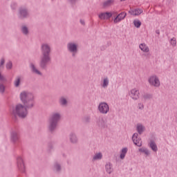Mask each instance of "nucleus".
<instances>
[{
  "label": "nucleus",
  "instance_id": "obj_36",
  "mask_svg": "<svg viewBox=\"0 0 177 177\" xmlns=\"http://www.w3.org/2000/svg\"><path fill=\"white\" fill-rule=\"evenodd\" d=\"M170 44L172 45V46H176V39H175V37L171 39Z\"/></svg>",
  "mask_w": 177,
  "mask_h": 177
},
{
  "label": "nucleus",
  "instance_id": "obj_44",
  "mask_svg": "<svg viewBox=\"0 0 177 177\" xmlns=\"http://www.w3.org/2000/svg\"><path fill=\"white\" fill-rule=\"evenodd\" d=\"M156 33L158 34V35H160V30H156Z\"/></svg>",
  "mask_w": 177,
  "mask_h": 177
},
{
  "label": "nucleus",
  "instance_id": "obj_26",
  "mask_svg": "<svg viewBox=\"0 0 177 177\" xmlns=\"http://www.w3.org/2000/svg\"><path fill=\"white\" fill-rule=\"evenodd\" d=\"M149 147L153 150V151H157L158 150V148L157 147V145L156 142L153 140H151L149 142Z\"/></svg>",
  "mask_w": 177,
  "mask_h": 177
},
{
  "label": "nucleus",
  "instance_id": "obj_5",
  "mask_svg": "<svg viewBox=\"0 0 177 177\" xmlns=\"http://www.w3.org/2000/svg\"><path fill=\"white\" fill-rule=\"evenodd\" d=\"M66 49L71 54L72 57H75L78 53V43L69 41L66 44Z\"/></svg>",
  "mask_w": 177,
  "mask_h": 177
},
{
  "label": "nucleus",
  "instance_id": "obj_6",
  "mask_svg": "<svg viewBox=\"0 0 177 177\" xmlns=\"http://www.w3.org/2000/svg\"><path fill=\"white\" fill-rule=\"evenodd\" d=\"M10 140L13 145L17 146L20 140V133H19V128L14 127L11 129L10 131Z\"/></svg>",
  "mask_w": 177,
  "mask_h": 177
},
{
  "label": "nucleus",
  "instance_id": "obj_22",
  "mask_svg": "<svg viewBox=\"0 0 177 177\" xmlns=\"http://www.w3.org/2000/svg\"><path fill=\"white\" fill-rule=\"evenodd\" d=\"M145 129H146V128L145 127V126H143V124L138 123L136 126V130L137 132H138L139 135H142V133H143V132H145Z\"/></svg>",
  "mask_w": 177,
  "mask_h": 177
},
{
  "label": "nucleus",
  "instance_id": "obj_24",
  "mask_svg": "<svg viewBox=\"0 0 177 177\" xmlns=\"http://www.w3.org/2000/svg\"><path fill=\"white\" fill-rule=\"evenodd\" d=\"M139 48L142 52H145L146 53H147V52L149 50V46H147V45H146L145 43L140 44L139 45Z\"/></svg>",
  "mask_w": 177,
  "mask_h": 177
},
{
  "label": "nucleus",
  "instance_id": "obj_30",
  "mask_svg": "<svg viewBox=\"0 0 177 177\" xmlns=\"http://www.w3.org/2000/svg\"><path fill=\"white\" fill-rule=\"evenodd\" d=\"M139 151L141 153H143V154H146V156H149L150 154V151H149V149H147L145 147H142L139 149Z\"/></svg>",
  "mask_w": 177,
  "mask_h": 177
},
{
  "label": "nucleus",
  "instance_id": "obj_33",
  "mask_svg": "<svg viewBox=\"0 0 177 177\" xmlns=\"http://www.w3.org/2000/svg\"><path fill=\"white\" fill-rule=\"evenodd\" d=\"M12 10H16L17 9V3L12 1L10 5Z\"/></svg>",
  "mask_w": 177,
  "mask_h": 177
},
{
  "label": "nucleus",
  "instance_id": "obj_17",
  "mask_svg": "<svg viewBox=\"0 0 177 177\" xmlns=\"http://www.w3.org/2000/svg\"><path fill=\"white\" fill-rule=\"evenodd\" d=\"M111 16H113V14H111V12H101L98 15V17L99 19H100V20H107L109 19H110V17H111Z\"/></svg>",
  "mask_w": 177,
  "mask_h": 177
},
{
  "label": "nucleus",
  "instance_id": "obj_43",
  "mask_svg": "<svg viewBox=\"0 0 177 177\" xmlns=\"http://www.w3.org/2000/svg\"><path fill=\"white\" fill-rule=\"evenodd\" d=\"M55 169H56V171H60V166L59 165H57L55 166Z\"/></svg>",
  "mask_w": 177,
  "mask_h": 177
},
{
  "label": "nucleus",
  "instance_id": "obj_1",
  "mask_svg": "<svg viewBox=\"0 0 177 177\" xmlns=\"http://www.w3.org/2000/svg\"><path fill=\"white\" fill-rule=\"evenodd\" d=\"M52 44L50 43H42L40 46V51L41 55L40 57V62H39V67L45 70L47 68L48 64L52 62V57L50 55L52 54Z\"/></svg>",
  "mask_w": 177,
  "mask_h": 177
},
{
  "label": "nucleus",
  "instance_id": "obj_40",
  "mask_svg": "<svg viewBox=\"0 0 177 177\" xmlns=\"http://www.w3.org/2000/svg\"><path fill=\"white\" fill-rule=\"evenodd\" d=\"M71 5H75L77 3V1L78 0H67Z\"/></svg>",
  "mask_w": 177,
  "mask_h": 177
},
{
  "label": "nucleus",
  "instance_id": "obj_27",
  "mask_svg": "<svg viewBox=\"0 0 177 177\" xmlns=\"http://www.w3.org/2000/svg\"><path fill=\"white\" fill-rule=\"evenodd\" d=\"M109 77H104L101 84V86H102V88H106L109 86Z\"/></svg>",
  "mask_w": 177,
  "mask_h": 177
},
{
  "label": "nucleus",
  "instance_id": "obj_10",
  "mask_svg": "<svg viewBox=\"0 0 177 177\" xmlns=\"http://www.w3.org/2000/svg\"><path fill=\"white\" fill-rule=\"evenodd\" d=\"M97 126L101 129H104V128H107V122L104 120V118L100 117L97 118L96 121Z\"/></svg>",
  "mask_w": 177,
  "mask_h": 177
},
{
  "label": "nucleus",
  "instance_id": "obj_15",
  "mask_svg": "<svg viewBox=\"0 0 177 177\" xmlns=\"http://www.w3.org/2000/svg\"><path fill=\"white\" fill-rule=\"evenodd\" d=\"M139 90L138 88H133L130 91V96L133 100H138L139 99Z\"/></svg>",
  "mask_w": 177,
  "mask_h": 177
},
{
  "label": "nucleus",
  "instance_id": "obj_3",
  "mask_svg": "<svg viewBox=\"0 0 177 177\" xmlns=\"http://www.w3.org/2000/svg\"><path fill=\"white\" fill-rule=\"evenodd\" d=\"M19 99L25 104L26 107H32L33 109L35 106V97L34 93L29 91H22L19 94Z\"/></svg>",
  "mask_w": 177,
  "mask_h": 177
},
{
  "label": "nucleus",
  "instance_id": "obj_7",
  "mask_svg": "<svg viewBox=\"0 0 177 177\" xmlns=\"http://www.w3.org/2000/svg\"><path fill=\"white\" fill-rule=\"evenodd\" d=\"M17 16L20 20L28 19L30 17V10L26 6H21L18 9Z\"/></svg>",
  "mask_w": 177,
  "mask_h": 177
},
{
  "label": "nucleus",
  "instance_id": "obj_25",
  "mask_svg": "<svg viewBox=\"0 0 177 177\" xmlns=\"http://www.w3.org/2000/svg\"><path fill=\"white\" fill-rule=\"evenodd\" d=\"M55 150V144L53 142H49L48 145V148H47V153L48 154H50L52 151Z\"/></svg>",
  "mask_w": 177,
  "mask_h": 177
},
{
  "label": "nucleus",
  "instance_id": "obj_12",
  "mask_svg": "<svg viewBox=\"0 0 177 177\" xmlns=\"http://www.w3.org/2000/svg\"><path fill=\"white\" fill-rule=\"evenodd\" d=\"M68 138L71 145H78V136H77V133L71 132L70 133Z\"/></svg>",
  "mask_w": 177,
  "mask_h": 177
},
{
  "label": "nucleus",
  "instance_id": "obj_31",
  "mask_svg": "<svg viewBox=\"0 0 177 177\" xmlns=\"http://www.w3.org/2000/svg\"><path fill=\"white\" fill-rule=\"evenodd\" d=\"M143 99H145V100H150V99L153 98V95L150 94V93H145L142 95Z\"/></svg>",
  "mask_w": 177,
  "mask_h": 177
},
{
  "label": "nucleus",
  "instance_id": "obj_45",
  "mask_svg": "<svg viewBox=\"0 0 177 177\" xmlns=\"http://www.w3.org/2000/svg\"><path fill=\"white\" fill-rule=\"evenodd\" d=\"M106 49V46L101 47V50H104Z\"/></svg>",
  "mask_w": 177,
  "mask_h": 177
},
{
  "label": "nucleus",
  "instance_id": "obj_39",
  "mask_svg": "<svg viewBox=\"0 0 177 177\" xmlns=\"http://www.w3.org/2000/svg\"><path fill=\"white\" fill-rule=\"evenodd\" d=\"M93 161H96V160H102V156H95L93 158Z\"/></svg>",
  "mask_w": 177,
  "mask_h": 177
},
{
  "label": "nucleus",
  "instance_id": "obj_42",
  "mask_svg": "<svg viewBox=\"0 0 177 177\" xmlns=\"http://www.w3.org/2000/svg\"><path fill=\"white\" fill-rule=\"evenodd\" d=\"M80 23L82 24V26H85V20L80 19Z\"/></svg>",
  "mask_w": 177,
  "mask_h": 177
},
{
  "label": "nucleus",
  "instance_id": "obj_41",
  "mask_svg": "<svg viewBox=\"0 0 177 177\" xmlns=\"http://www.w3.org/2000/svg\"><path fill=\"white\" fill-rule=\"evenodd\" d=\"M4 64H5V59L1 58V62H0V67H1V66H3Z\"/></svg>",
  "mask_w": 177,
  "mask_h": 177
},
{
  "label": "nucleus",
  "instance_id": "obj_21",
  "mask_svg": "<svg viewBox=\"0 0 177 177\" xmlns=\"http://www.w3.org/2000/svg\"><path fill=\"white\" fill-rule=\"evenodd\" d=\"M59 103L60 106H62V107H66L68 102L67 101V98L66 97H61L59 100Z\"/></svg>",
  "mask_w": 177,
  "mask_h": 177
},
{
  "label": "nucleus",
  "instance_id": "obj_20",
  "mask_svg": "<svg viewBox=\"0 0 177 177\" xmlns=\"http://www.w3.org/2000/svg\"><path fill=\"white\" fill-rule=\"evenodd\" d=\"M21 32L23 34V35H25V37H28V35H30V30L26 25H23L21 27Z\"/></svg>",
  "mask_w": 177,
  "mask_h": 177
},
{
  "label": "nucleus",
  "instance_id": "obj_35",
  "mask_svg": "<svg viewBox=\"0 0 177 177\" xmlns=\"http://www.w3.org/2000/svg\"><path fill=\"white\" fill-rule=\"evenodd\" d=\"M83 122L86 123L91 122V116H84L83 118Z\"/></svg>",
  "mask_w": 177,
  "mask_h": 177
},
{
  "label": "nucleus",
  "instance_id": "obj_13",
  "mask_svg": "<svg viewBox=\"0 0 177 177\" xmlns=\"http://www.w3.org/2000/svg\"><path fill=\"white\" fill-rule=\"evenodd\" d=\"M6 81H8L6 77H5L0 72V93H5L6 87L5 84L2 82H6Z\"/></svg>",
  "mask_w": 177,
  "mask_h": 177
},
{
  "label": "nucleus",
  "instance_id": "obj_2",
  "mask_svg": "<svg viewBox=\"0 0 177 177\" xmlns=\"http://www.w3.org/2000/svg\"><path fill=\"white\" fill-rule=\"evenodd\" d=\"M32 107H27L24 104H17L15 106H12L10 109L11 115L14 117H19V118L24 119L28 115V110H31Z\"/></svg>",
  "mask_w": 177,
  "mask_h": 177
},
{
  "label": "nucleus",
  "instance_id": "obj_8",
  "mask_svg": "<svg viewBox=\"0 0 177 177\" xmlns=\"http://www.w3.org/2000/svg\"><path fill=\"white\" fill-rule=\"evenodd\" d=\"M148 82L151 86H154L155 88H159L161 83L160 82V79L157 75H152L150 76L148 79Z\"/></svg>",
  "mask_w": 177,
  "mask_h": 177
},
{
  "label": "nucleus",
  "instance_id": "obj_46",
  "mask_svg": "<svg viewBox=\"0 0 177 177\" xmlns=\"http://www.w3.org/2000/svg\"><path fill=\"white\" fill-rule=\"evenodd\" d=\"M95 156H102V153L99 152L95 154Z\"/></svg>",
  "mask_w": 177,
  "mask_h": 177
},
{
  "label": "nucleus",
  "instance_id": "obj_48",
  "mask_svg": "<svg viewBox=\"0 0 177 177\" xmlns=\"http://www.w3.org/2000/svg\"><path fill=\"white\" fill-rule=\"evenodd\" d=\"M121 1H125V0H121Z\"/></svg>",
  "mask_w": 177,
  "mask_h": 177
},
{
  "label": "nucleus",
  "instance_id": "obj_38",
  "mask_svg": "<svg viewBox=\"0 0 177 177\" xmlns=\"http://www.w3.org/2000/svg\"><path fill=\"white\" fill-rule=\"evenodd\" d=\"M138 109H139V110H143V109H145V105L142 103H138Z\"/></svg>",
  "mask_w": 177,
  "mask_h": 177
},
{
  "label": "nucleus",
  "instance_id": "obj_28",
  "mask_svg": "<svg viewBox=\"0 0 177 177\" xmlns=\"http://www.w3.org/2000/svg\"><path fill=\"white\" fill-rule=\"evenodd\" d=\"M105 168L107 174H111L113 172V166L110 163H107Z\"/></svg>",
  "mask_w": 177,
  "mask_h": 177
},
{
  "label": "nucleus",
  "instance_id": "obj_19",
  "mask_svg": "<svg viewBox=\"0 0 177 177\" xmlns=\"http://www.w3.org/2000/svg\"><path fill=\"white\" fill-rule=\"evenodd\" d=\"M129 13H130V15H132V16H139V15H142V13H143V10L140 8H136L134 10H129Z\"/></svg>",
  "mask_w": 177,
  "mask_h": 177
},
{
  "label": "nucleus",
  "instance_id": "obj_11",
  "mask_svg": "<svg viewBox=\"0 0 177 177\" xmlns=\"http://www.w3.org/2000/svg\"><path fill=\"white\" fill-rule=\"evenodd\" d=\"M139 134L138 133H135L133 134L132 136V140L133 143L136 145L138 146V147H141L142 146V139L138 137Z\"/></svg>",
  "mask_w": 177,
  "mask_h": 177
},
{
  "label": "nucleus",
  "instance_id": "obj_4",
  "mask_svg": "<svg viewBox=\"0 0 177 177\" xmlns=\"http://www.w3.org/2000/svg\"><path fill=\"white\" fill-rule=\"evenodd\" d=\"M60 120H62V113L59 111L53 112L48 120V131H50L51 133L55 132V131L57 129V125H59Z\"/></svg>",
  "mask_w": 177,
  "mask_h": 177
},
{
  "label": "nucleus",
  "instance_id": "obj_34",
  "mask_svg": "<svg viewBox=\"0 0 177 177\" xmlns=\"http://www.w3.org/2000/svg\"><path fill=\"white\" fill-rule=\"evenodd\" d=\"M6 67L7 68V70H12V68L13 67V64H12V62H8L6 65Z\"/></svg>",
  "mask_w": 177,
  "mask_h": 177
},
{
  "label": "nucleus",
  "instance_id": "obj_9",
  "mask_svg": "<svg viewBox=\"0 0 177 177\" xmlns=\"http://www.w3.org/2000/svg\"><path fill=\"white\" fill-rule=\"evenodd\" d=\"M98 111L101 114H107L110 111V106L106 102H101L98 106Z\"/></svg>",
  "mask_w": 177,
  "mask_h": 177
},
{
  "label": "nucleus",
  "instance_id": "obj_29",
  "mask_svg": "<svg viewBox=\"0 0 177 177\" xmlns=\"http://www.w3.org/2000/svg\"><path fill=\"white\" fill-rule=\"evenodd\" d=\"M18 167L22 172H24V169L26 168V166H24V162H23L22 160H20V162H18Z\"/></svg>",
  "mask_w": 177,
  "mask_h": 177
},
{
  "label": "nucleus",
  "instance_id": "obj_47",
  "mask_svg": "<svg viewBox=\"0 0 177 177\" xmlns=\"http://www.w3.org/2000/svg\"><path fill=\"white\" fill-rule=\"evenodd\" d=\"M125 158V156H120V158H121V160H124V158Z\"/></svg>",
  "mask_w": 177,
  "mask_h": 177
},
{
  "label": "nucleus",
  "instance_id": "obj_23",
  "mask_svg": "<svg viewBox=\"0 0 177 177\" xmlns=\"http://www.w3.org/2000/svg\"><path fill=\"white\" fill-rule=\"evenodd\" d=\"M115 0H106L103 2L102 6L103 8H109V6H111V5H114Z\"/></svg>",
  "mask_w": 177,
  "mask_h": 177
},
{
  "label": "nucleus",
  "instance_id": "obj_18",
  "mask_svg": "<svg viewBox=\"0 0 177 177\" xmlns=\"http://www.w3.org/2000/svg\"><path fill=\"white\" fill-rule=\"evenodd\" d=\"M21 82H23V76H17L14 80V86L15 88H19L21 85Z\"/></svg>",
  "mask_w": 177,
  "mask_h": 177
},
{
  "label": "nucleus",
  "instance_id": "obj_16",
  "mask_svg": "<svg viewBox=\"0 0 177 177\" xmlns=\"http://www.w3.org/2000/svg\"><path fill=\"white\" fill-rule=\"evenodd\" d=\"M29 67L31 71L33 73V74H37V75H42V73H41V71H39V70L37 68V66L34 63L30 62L29 64Z\"/></svg>",
  "mask_w": 177,
  "mask_h": 177
},
{
  "label": "nucleus",
  "instance_id": "obj_32",
  "mask_svg": "<svg viewBox=\"0 0 177 177\" xmlns=\"http://www.w3.org/2000/svg\"><path fill=\"white\" fill-rule=\"evenodd\" d=\"M133 24L135 27H136L137 28H139L142 26V22L139 21V19H136L133 21Z\"/></svg>",
  "mask_w": 177,
  "mask_h": 177
},
{
  "label": "nucleus",
  "instance_id": "obj_37",
  "mask_svg": "<svg viewBox=\"0 0 177 177\" xmlns=\"http://www.w3.org/2000/svg\"><path fill=\"white\" fill-rule=\"evenodd\" d=\"M128 153V148H123L121 151L120 156H125Z\"/></svg>",
  "mask_w": 177,
  "mask_h": 177
},
{
  "label": "nucleus",
  "instance_id": "obj_14",
  "mask_svg": "<svg viewBox=\"0 0 177 177\" xmlns=\"http://www.w3.org/2000/svg\"><path fill=\"white\" fill-rule=\"evenodd\" d=\"M125 17H127V12H122L113 19V22L115 23V24H117V23H120V21L124 20Z\"/></svg>",
  "mask_w": 177,
  "mask_h": 177
}]
</instances>
